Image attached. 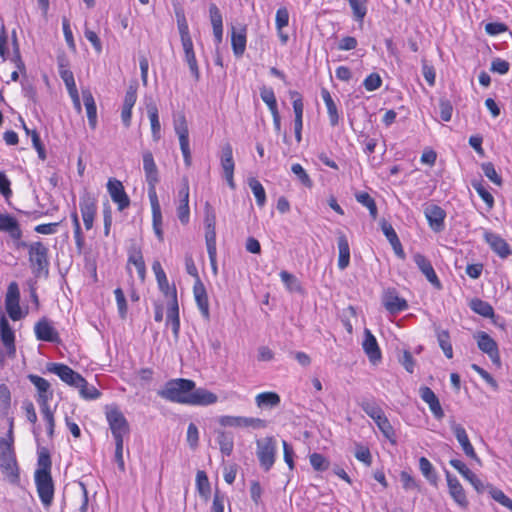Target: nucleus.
<instances>
[{
	"instance_id": "7",
	"label": "nucleus",
	"mask_w": 512,
	"mask_h": 512,
	"mask_svg": "<svg viewBox=\"0 0 512 512\" xmlns=\"http://www.w3.org/2000/svg\"><path fill=\"white\" fill-rule=\"evenodd\" d=\"M5 309L13 321H18L24 317L20 307V290L16 282H11L5 295Z\"/></svg>"
},
{
	"instance_id": "6",
	"label": "nucleus",
	"mask_w": 512,
	"mask_h": 512,
	"mask_svg": "<svg viewBox=\"0 0 512 512\" xmlns=\"http://www.w3.org/2000/svg\"><path fill=\"white\" fill-rule=\"evenodd\" d=\"M49 249L40 241L31 242L28 246L29 263L34 273L41 274L49 266Z\"/></svg>"
},
{
	"instance_id": "62",
	"label": "nucleus",
	"mask_w": 512,
	"mask_h": 512,
	"mask_svg": "<svg viewBox=\"0 0 512 512\" xmlns=\"http://www.w3.org/2000/svg\"><path fill=\"white\" fill-rule=\"evenodd\" d=\"M490 496L502 506L508 508L512 511V499H510L505 493L497 488H492L490 490Z\"/></svg>"
},
{
	"instance_id": "27",
	"label": "nucleus",
	"mask_w": 512,
	"mask_h": 512,
	"mask_svg": "<svg viewBox=\"0 0 512 512\" xmlns=\"http://www.w3.org/2000/svg\"><path fill=\"white\" fill-rule=\"evenodd\" d=\"M218 397L213 392L205 388H193L189 405L192 406H208L215 404Z\"/></svg>"
},
{
	"instance_id": "49",
	"label": "nucleus",
	"mask_w": 512,
	"mask_h": 512,
	"mask_svg": "<svg viewBox=\"0 0 512 512\" xmlns=\"http://www.w3.org/2000/svg\"><path fill=\"white\" fill-rule=\"evenodd\" d=\"M348 2L352 9L354 18L359 22H363L367 14L368 0H348Z\"/></svg>"
},
{
	"instance_id": "14",
	"label": "nucleus",
	"mask_w": 512,
	"mask_h": 512,
	"mask_svg": "<svg viewBox=\"0 0 512 512\" xmlns=\"http://www.w3.org/2000/svg\"><path fill=\"white\" fill-rule=\"evenodd\" d=\"M178 201L177 217L182 224L186 225L190 220L189 181L187 177L182 178L181 187L178 190Z\"/></svg>"
},
{
	"instance_id": "22",
	"label": "nucleus",
	"mask_w": 512,
	"mask_h": 512,
	"mask_svg": "<svg viewBox=\"0 0 512 512\" xmlns=\"http://www.w3.org/2000/svg\"><path fill=\"white\" fill-rule=\"evenodd\" d=\"M0 339L5 346L8 355L14 356L16 352L15 334L3 314H0Z\"/></svg>"
},
{
	"instance_id": "13",
	"label": "nucleus",
	"mask_w": 512,
	"mask_h": 512,
	"mask_svg": "<svg viewBox=\"0 0 512 512\" xmlns=\"http://www.w3.org/2000/svg\"><path fill=\"white\" fill-rule=\"evenodd\" d=\"M47 370L57 375L65 384L74 388L79 384V381H82V376L78 372L62 363H48Z\"/></svg>"
},
{
	"instance_id": "18",
	"label": "nucleus",
	"mask_w": 512,
	"mask_h": 512,
	"mask_svg": "<svg viewBox=\"0 0 512 512\" xmlns=\"http://www.w3.org/2000/svg\"><path fill=\"white\" fill-rule=\"evenodd\" d=\"M34 333L38 340L59 343L60 337L57 330L53 327L51 322L46 318H41L34 326Z\"/></svg>"
},
{
	"instance_id": "64",
	"label": "nucleus",
	"mask_w": 512,
	"mask_h": 512,
	"mask_svg": "<svg viewBox=\"0 0 512 512\" xmlns=\"http://www.w3.org/2000/svg\"><path fill=\"white\" fill-rule=\"evenodd\" d=\"M355 457L358 461L364 463L366 466L372 464V456L368 447L361 444L356 445Z\"/></svg>"
},
{
	"instance_id": "16",
	"label": "nucleus",
	"mask_w": 512,
	"mask_h": 512,
	"mask_svg": "<svg viewBox=\"0 0 512 512\" xmlns=\"http://www.w3.org/2000/svg\"><path fill=\"white\" fill-rule=\"evenodd\" d=\"M107 190L112 201L117 204L119 211H123L129 207L130 199L121 181L110 178L107 182Z\"/></svg>"
},
{
	"instance_id": "26",
	"label": "nucleus",
	"mask_w": 512,
	"mask_h": 512,
	"mask_svg": "<svg viewBox=\"0 0 512 512\" xmlns=\"http://www.w3.org/2000/svg\"><path fill=\"white\" fill-rule=\"evenodd\" d=\"M449 464L455 468L471 485L478 491L481 492L484 489L482 481L474 474L464 462L458 459H451Z\"/></svg>"
},
{
	"instance_id": "21",
	"label": "nucleus",
	"mask_w": 512,
	"mask_h": 512,
	"mask_svg": "<svg viewBox=\"0 0 512 512\" xmlns=\"http://www.w3.org/2000/svg\"><path fill=\"white\" fill-rule=\"evenodd\" d=\"M419 396L429 406L431 413L437 420L443 419L445 415L444 411L438 397L431 388L421 386L419 388Z\"/></svg>"
},
{
	"instance_id": "37",
	"label": "nucleus",
	"mask_w": 512,
	"mask_h": 512,
	"mask_svg": "<svg viewBox=\"0 0 512 512\" xmlns=\"http://www.w3.org/2000/svg\"><path fill=\"white\" fill-rule=\"evenodd\" d=\"M152 270L155 274L159 289L166 296L171 295V290L175 289V287H170L168 283V279L166 273L164 272L159 261H154L152 264Z\"/></svg>"
},
{
	"instance_id": "59",
	"label": "nucleus",
	"mask_w": 512,
	"mask_h": 512,
	"mask_svg": "<svg viewBox=\"0 0 512 512\" xmlns=\"http://www.w3.org/2000/svg\"><path fill=\"white\" fill-rule=\"evenodd\" d=\"M472 187L475 189L477 194L488 206V209H492L494 206V198L492 194L482 185L481 182H473Z\"/></svg>"
},
{
	"instance_id": "34",
	"label": "nucleus",
	"mask_w": 512,
	"mask_h": 512,
	"mask_svg": "<svg viewBox=\"0 0 512 512\" xmlns=\"http://www.w3.org/2000/svg\"><path fill=\"white\" fill-rule=\"evenodd\" d=\"M134 265L141 280L145 279L146 265L139 247L132 246L128 252V265Z\"/></svg>"
},
{
	"instance_id": "45",
	"label": "nucleus",
	"mask_w": 512,
	"mask_h": 512,
	"mask_svg": "<svg viewBox=\"0 0 512 512\" xmlns=\"http://www.w3.org/2000/svg\"><path fill=\"white\" fill-rule=\"evenodd\" d=\"M217 443H218L220 451L223 455H225V456L231 455L233 448H234V441H233V437L230 434H228L224 431H219L217 434Z\"/></svg>"
},
{
	"instance_id": "32",
	"label": "nucleus",
	"mask_w": 512,
	"mask_h": 512,
	"mask_svg": "<svg viewBox=\"0 0 512 512\" xmlns=\"http://www.w3.org/2000/svg\"><path fill=\"white\" fill-rule=\"evenodd\" d=\"M337 244L339 250L338 268L344 270L350 264V247L348 239L343 232H338Z\"/></svg>"
},
{
	"instance_id": "51",
	"label": "nucleus",
	"mask_w": 512,
	"mask_h": 512,
	"mask_svg": "<svg viewBox=\"0 0 512 512\" xmlns=\"http://www.w3.org/2000/svg\"><path fill=\"white\" fill-rule=\"evenodd\" d=\"M437 339L439 346L441 347L443 353L448 359L453 357V348L450 342V336L447 330H441L437 332Z\"/></svg>"
},
{
	"instance_id": "47",
	"label": "nucleus",
	"mask_w": 512,
	"mask_h": 512,
	"mask_svg": "<svg viewBox=\"0 0 512 512\" xmlns=\"http://www.w3.org/2000/svg\"><path fill=\"white\" fill-rule=\"evenodd\" d=\"M419 469L423 476L431 483L436 484L437 474L431 462L426 457L419 459Z\"/></svg>"
},
{
	"instance_id": "15",
	"label": "nucleus",
	"mask_w": 512,
	"mask_h": 512,
	"mask_svg": "<svg viewBox=\"0 0 512 512\" xmlns=\"http://www.w3.org/2000/svg\"><path fill=\"white\" fill-rule=\"evenodd\" d=\"M424 215L432 231L440 233L445 229L446 212L442 207L429 204L424 208Z\"/></svg>"
},
{
	"instance_id": "38",
	"label": "nucleus",
	"mask_w": 512,
	"mask_h": 512,
	"mask_svg": "<svg viewBox=\"0 0 512 512\" xmlns=\"http://www.w3.org/2000/svg\"><path fill=\"white\" fill-rule=\"evenodd\" d=\"M280 401V396L275 392H262L255 397V403L259 408H274Z\"/></svg>"
},
{
	"instance_id": "9",
	"label": "nucleus",
	"mask_w": 512,
	"mask_h": 512,
	"mask_svg": "<svg viewBox=\"0 0 512 512\" xmlns=\"http://www.w3.org/2000/svg\"><path fill=\"white\" fill-rule=\"evenodd\" d=\"M219 423L224 427L262 429L267 426L265 420L254 417L225 415L219 418Z\"/></svg>"
},
{
	"instance_id": "53",
	"label": "nucleus",
	"mask_w": 512,
	"mask_h": 512,
	"mask_svg": "<svg viewBox=\"0 0 512 512\" xmlns=\"http://www.w3.org/2000/svg\"><path fill=\"white\" fill-rule=\"evenodd\" d=\"M260 97L268 106L270 112L278 109L276 96L272 88L263 86L260 89Z\"/></svg>"
},
{
	"instance_id": "58",
	"label": "nucleus",
	"mask_w": 512,
	"mask_h": 512,
	"mask_svg": "<svg viewBox=\"0 0 512 512\" xmlns=\"http://www.w3.org/2000/svg\"><path fill=\"white\" fill-rule=\"evenodd\" d=\"M114 295L117 303L118 314L121 319H125L128 312V306L124 292L121 288H116L114 290Z\"/></svg>"
},
{
	"instance_id": "56",
	"label": "nucleus",
	"mask_w": 512,
	"mask_h": 512,
	"mask_svg": "<svg viewBox=\"0 0 512 512\" xmlns=\"http://www.w3.org/2000/svg\"><path fill=\"white\" fill-rule=\"evenodd\" d=\"M169 297H170V300L168 302V307H167V320L180 319L176 289L171 290V295H169Z\"/></svg>"
},
{
	"instance_id": "29",
	"label": "nucleus",
	"mask_w": 512,
	"mask_h": 512,
	"mask_svg": "<svg viewBox=\"0 0 512 512\" xmlns=\"http://www.w3.org/2000/svg\"><path fill=\"white\" fill-rule=\"evenodd\" d=\"M193 293H194V297H195L197 306H198L202 316L208 320L210 317L209 301H208V296H207L205 286L200 281V279H198L195 282L194 287H193Z\"/></svg>"
},
{
	"instance_id": "24",
	"label": "nucleus",
	"mask_w": 512,
	"mask_h": 512,
	"mask_svg": "<svg viewBox=\"0 0 512 512\" xmlns=\"http://www.w3.org/2000/svg\"><path fill=\"white\" fill-rule=\"evenodd\" d=\"M484 239L489 244L491 249L501 258H506L511 254V249L507 242L499 235L485 231Z\"/></svg>"
},
{
	"instance_id": "50",
	"label": "nucleus",
	"mask_w": 512,
	"mask_h": 512,
	"mask_svg": "<svg viewBox=\"0 0 512 512\" xmlns=\"http://www.w3.org/2000/svg\"><path fill=\"white\" fill-rule=\"evenodd\" d=\"M221 167L223 169L224 178L226 179L229 187L235 189L236 185L234 182V160L233 159H220Z\"/></svg>"
},
{
	"instance_id": "39",
	"label": "nucleus",
	"mask_w": 512,
	"mask_h": 512,
	"mask_svg": "<svg viewBox=\"0 0 512 512\" xmlns=\"http://www.w3.org/2000/svg\"><path fill=\"white\" fill-rule=\"evenodd\" d=\"M147 112L151 124L152 137L155 141H158L161 138L158 108L154 103H150L147 105Z\"/></svg>"
},
{
	"instance_id": "11",
	"label": "nucleus",
	"mask_w": 512,
	"mask_h": 512,
	"mask_svg": "<svg viewBox=\"0 0 512 512\" xmlns=\"http://www.w3.org/2000/svg\"><path fill=\"white\" fill-rule=\"evenodd\" d=\"M27 378L37 389V403L40 409L50 407L49 401L53 398L51 384L45 378L35 374H29Z\"/></svg>"
},
{
	"instance_id": "63",
	"label": "nucleus",
	"mask_w": 512,
	"mask_h": 512,
	"mask_svg": "<svg viewBox=\"0 0 512 512\" xmlns=\"http://www.w3.org/2000/svg\"><path fill=\"white\" fill-rule=\"evenodd\" d=\"M309 459H310L311 466L316 471H325L329 467L328 460L322 454L313 453L310 455Z\"/></svg>"
},
{
	"instance_id": "31",
	"label": "nucleus",
	"mask_w": 512,
	"mask_h": 512,
	"mask_svg": "<svg viewBox=\"0 0 512 512\" xmlns=\"http://www.w3.org/2000/svg\"><path fill=\"white\" fill-rule=\"evenodd\" d=\"M82 97H83L84 106L86 108L88 124H89L90 128L94 130V129H96L97 123H98L97 107H96L94 97H93L91 91L88 89L82 90Z\"/></svg>"
},
{
	"instance_id": "52",
	"label": "nucleus",
	"mask_w": 512,
	"mask_h": 512,
	"mask_svg": "<svg viewBox=\"0 0 512 512\" xmlns=\"http://www.w3.org/2000/svg\"><path fill=\"white\" fill-rule=\"evenodd\" d=\"M280 278L282 282L284 283L285 287L290 292H300L301 291V284L299 280L291 273L287 271H281L280 272Z\"/></svg>"
},
{
	"instance_id": "36",
	"label": "nucleus",
	"mask_w": 512,
	"mask_h": 512,
	"mask_svg": "<svg viewBox=\"0 0 512 512\" xmlns=\"http://www.w3.org/2000/svg\"><path fill=\"white\" fill-rule=\"evenodd\" d=\"M143 169L147 182H159L158 169L150 151L143 153Z\"/></svg>"
},
{
	"instance_id": "2",
	"label": "nucleus",
	"mask_w": 512,
	"mask_h": 512,
	"mask_svg": "<svg viewBox=\"0 0 512 512\" xmlns=\"http://www.w3.org/2000/svg\"><path fill=\"white\" fill-rule=\"evenodd\" d=\"M196 384L190 379H172L169 380L158 395L170 402L189 405L192 390Z\"/></svg>"
},
{
	"instance_id": "55",
	"label": "nucleus",
	"mask_w": 512,
	"mask_h": 512,
	"mask_svg": "<svg viewBox=\"0 0 512 512\" xmlns=\"http://www.w3.org/2000/svg\"><path fill=\"white\" fill-rule=\"evenodd\" d=\"M169 297H170V300L168 302V307H167V320L180 319L176 289L171 290V295H169Z\"/></svg>"
},
{
	"instance_id": "46",
	"label": "nucleus",
	"mask_w": 512,
	"mask_h": 512,
	"mask_svg": "<svg viewBox=\"0 0 512 512\" xmlns=\"http://www.w3.org/2000/svg\"><path fill=\"white\" fill-rule=\"evenodd\" d=\"M174 129L180 145L189 143V130L185 116L181 115L174 121Z\"/></svg>"
},
{
	"instance_id": "20",
	"label": "nucleus",
	"mask_w": 512,
	"mask_h": 512,
	"mask_svg": "<svg viewBox=\"0 0 512 512\" xmlns=\"http://www.w3.org/2000/svg\"><path fill=\"white\" fill-rule=\"evenodd\" d=\"M413 260L417 265L418 269L426 277V279L436 288L441 289L442 284L430 262L424 255L416 253L413 256Z\"/></svg>"
},
{
	"instance_id": "40",
	"label": "nucleus",
	"mask_w": 512,
	"mask_h": 512,
	"mask_svg": "<svg viewBox=\"0 0 512 512\" xmlns=\"http://www.w3.org/2000/svg\"><path fill=\"white\" fill-rule=\"evenodd\" d=\"M196 489L200 497L207 502L211 495V486L207 474L202 470L196 474Z\"/></svg>"
},
{
	"instance_id": "4",
	"label": "nucleus",
	"mask_w": 512,
	"mask_h": 512,
	"mask_svg": "<svg viewBox=\"0 0 512 512\" xmlns=\"http://www.w3.org/2000/svg\"><path fill=\"white\" fill-rule=\"evenodd\" d=\"M105 415L114 440H124V436L129 434L130 427L121 410L116 406H109L106 407Z\"/></svg>"
},
{
	"instance_id": "23",
	"label": "nucleus",
	"mask_w": 512,
	"mask_h": 512,
	"mask_svg": "<svg viewBox=\"0 0 512 512\" xmlns=\"http://www.w3.org/2000/svg\"><path fill=\"white\" fill-rule=\"evenodd\" d=\"M0 232L7 233L11 239H18L19 236H23L20 223L8 213H0Z\"/></svg>"
},
{
	"instance_id": "5",
	"label": "nucleus",
	"mask_w": 512,
	"mask_h": 512,
	"mask_svg": "<svg viewBox=\"0 0 512 512\" xmlns=\"http://www.w3.org/2000/svg\"><path fill=\"white\" fill-rule=\"evenodd\" d=\"M256 455L258 457L260 466L269 471L275 463L277 453V442L273 436H268L263 439L257 440Z\"/></svg>"
},
{
	"instance_id": "42",
	"label": "nucleus",
	"mask_w": 512,
	"mask_h": 512,
	"mask_svg": "<svg viewBox=\"0 0 512 512\" xmlns=\"http://www.w3.org/2000/svg\"><path fill=\"white\" fill-rule=\"evenodd\" d=\"M470 308L473 312L481 315L485 318L494 317L493 307L486 301L479 298L472 299L470 302Z\"/></svg>"
},
{
	"instance_id": "1",
	"label": "nucleus",
	"mask_w": 512,
	"mask_h": 512,
	"mask_svg": "<svg viewBox=\"0 0 512 512\" xmlns=\"http://www.w3.org/2000/svg\"><path fill=\"white\" fill-rule=\"evenodd\" d=\"M0 468L6 479L17 484L20 480L19 468L14 451L13 424H10L6 437L0 438Z\"/></svg>"
},
{
	"instance_id": "35",
	"label": "nucleus",
	"mask_w": 512,
	"mask_h": 512,
	"mask_svg": "<svg viewBox=\"0 0 512 512\" xmlns=\"http://www.w3.org/2000/svg\"><path fill=\"white\" fill-rule=\"evenodd\" d=\"M321 96L326 105L329 122L332 127L339 123V113L336 103L334 102L330 92L326 88L321 89Z\"/></svg>"
},
{
	"instance_id": "28",
	"label": "nucleus",
	"mask_w": 512,
	"mask_h": 512,
	"mask_svg": "<svg viewBox=\"0 0 512 512\" xmlns=\"http://www.w3.org/2000/svg\"><path fill=\"white\" fill-rule=\"evenodd\" d=\"M383 305L391 314H397L408 308L407 301L393 291H388L383 297Z\"/></svg>"
},
{
	"instance_id": "57",
	"label": "nucleus",
	"mask_w": 512,
	"mask_h": 512,
	"mask_svg": "<svg viewBox=\"0 0 512 512\" xmlns=\"http://www.w3.org/2000/svg\"><path fill=\"white\" fill-rule=\"evenodd\" d=\"M51 458L49 452L45 449L39 452L38 454V468L35 473L45 472L46 474H51Z\"/></svg>"
},
{
	"instance_id": "17",
	"label": "nucleus",
	"mask_w": 512,
	"mask_h": 512,
	"mask_svg": "<svg viewBox=\"0 0 512 512\" xmlns=\"http://www.w3.org/2000/svg\"><path fill=\"white\" fill-rule=\"evenodd\" d=\"M449 494L454 502L462 509H466L469 505L465 490L456 476L449 471L445 472Z\"/></svg>"
},
{
	"instance_id": "41",
	"label": "nucleus",
	"mask_w": 512,
	"mask_h": 512,
	"mask_svg": "<svg viewBox=\"0 0 512 512\" xmlns=\"http://www.w3.org/2000/svg\"><path fill=\"white\" fill-rule=\"evenodd\" d=\"M75 388L79 390L80 396L85 400H96L101 396V392L94 385H90L83 377Z\"/></svg>"
},
{
	"instance_id": "3",
	"label": "nucleus",
	"mask_w": 512,
	"mask_h": 512,
	"mask_svg": "<svg viewBox=\"0 0 512 512\" xmlns=\"http://www.w3.org/2000/svg\"><path fill=\"white\" fill-rule=\"evenodd\" d=\"M204 226L207 252L216 271V213L208 202L205 204Z\"/></svg>"
},
{
	"instance_id": "19",
	"label": "nucleus",
	"mask_w": 512,
	"mask_h": 512,
	"mask_svg": "<svg viewBox=\"0 0 512 512\" xmlns=\"http://www.w3.org/2000/svg\"><path fill=\"white\" fill-rule=\"evenodd\" d=\"M450 428L456 437L458 443L460 444L464 454L473 459V460H479L473 445L471 444L469 437L467 435V432L465 428L461 425L456 423L455 421L450 422Z\"/></svg>"
},
{
	"instance_id": "44",
	"label": "nucleus",
	"mask_w": 512,
	"mask_h": 512,
	"mask_svg": "<svg viewBox=\"0 0 512 512\" xmlns=\"http://www.w3.org/2000/svg\"><path fill=\"white\" fill-rule=\"evenodd\" d=\"M357 202L365 206L369 210V214L372 219H376L378 216V210L375 200L367 192H357L355 194Z\"/></svg>"
},
{
	"instance_id": "33",
	"label": "nucleus",
	"mask_w": 512,
	"mask_h": 512,
	"mask_svg": "<svg viewBox=\"0 0 512 512\" xmlns=\"http://www.w3.org/2000/svg\"><path fill=\"white\" fill-rule=\"evenodd\" d=\"M246 27H240L238 30L233 28L231 35V45L236 57H241L246 49Z\"/></svg>"
},
{
	"instance_id": "12",
	"label": "nucleus",
	"mask_w": 512,
	"mask_h": 512,
	"mask_svg": "<svg viewBox=\"0 0 512 512\" xmlns=\"http://www.w3.org/2000/svg\"><path fill=\"white\" fill-rule=\"evenodd\" d=\"M478 348L497 366L501 365L500 354L497 342L486 332L480 331L475 335Z\"/></svg>"
},
{
	"instance_id": "25",
	"label": "nucleus",
	"mask_w": 512,
	"mask_h": 512,
	"mask_svg": "<svg viewBox=\"0 0 512 512\" xmlns=\"http://www.w3.org/2000/svg\"><path fill=\"white\" fill-rule=\"evenodd\" d=\"M362 347L371 362L381 359V351L375 336L369 329L364 330Z\"/></svg>"
},
{
	"instance_id": "30",
	"label": "nucleus",
	"mask_w": 512,
	"mask_h": 512,
	"mask_svg": "<svg viewBox=\"0 0 512 512\" xmlns=\"http://www.w3.org/2000/svg\"><path fill=\"white\" fill-rule=\"evenodd\" d=\"M181 43L184 50V60L188 64L192 76L195 78V80H198L200 77V71L194 52L192 39H186L181 41Z\"/></svg>"
},
{
	"instance_id": "48",
	"label": "nucleus",
	"mask_w": 512,
	"mask_h": 512,
	"mask_svg": "<svg viewBox=\"0 0 512 512\" xmlns=\"http://www.w3.org/2000/svg\"><path fill=\"white\" fill-rule=\"evenodd\" d=\"M248 184L256 198L257 205L263 207L266 203V193L263 185L255 178L249 179Z\"/></svg>"
},
{
	"instance_id": "8",
	"label": "nucleus",
	"mask_w": 512,
	"mask_h": 512,
	"mask_svg": "<svg viewBox=\"0 0 512 512\" xmlns=\"http://www.w3.org/2000/svg\"><path fill=\"white\" fill-rule=\"evenodd\" d=\"M37 493L42 504L49 507L54 499V484L51 474L44 471L34 475Z\"/></svg>"
},
{
	"instance_id": "43",
	"label": "nucleus",
	"mask_w": 512,
	"mask_h": 512,
	"mask_svg": "<svg viewBox=\"0 0 512 512\" xmlns=\"http://www.w3.org/2000/svg\"><path fill=\"white\" fill-rule=\"evenodd\" d=\"M359 405L374 421L380 419L384 415L382 408L374 400L363 399Z\"/></svg>"
},
{
	"instance_id": "60",
	"label": "nucleus",
	"mask_w": 512,
	"mask_h": 512,
	"mask_svg": "<svg viewBox=\"0 0 512 512\" xmlns=\"http://www.w3.org/2000/svg\"><path fill=\"white\" fill-rule=\"evenodd\" d=\"M484 175L494 184L501 186L502 178L498 175L493 163L485 162L481 165Z\"/></svg>"
},
{
	"instance_id": "54",
	"label": "nucleus",
	"mask_w": 512,
	"mask_h": 512,
	"mask_svg": "<svg viewBox=\"0 0 512 512\" xmlns=\"http://www.w3.org/2000/svg\"><path fill=\"white\" fill-rule=\"evenodd\" d=\"M148 183V197L151 204L152 214L158 217V213H161V207L156 193V184L158 182H147Z\"/></svg>"
},
{
	"instance_id": "61",
	"label": "nucleus",
	"mask_w": 512,
	"mask_h": 512,
	"mask_svg": "<svg viewBox=\"0 0 512 512\" xmlns=\"http://www.w3.org/2000/svg\"><path fill=\"white\" fill-rule=\"evenodd\" d=\"M374 422L376 423L379 430L383 433V435L392 441V438L395 436V431L385 414Z\"/></svg>"
},
{
	"instance_id": "10",
	"label": "nucleus",
	"mask_w": 512,
	"mask_h": 512,
	"mask_svg": "<svg viewBox=\"0 0 512 512\" xmlns=\"http://www.w3.org/2000/svg\"><path fill=\"white\" fill-rule=\"evenodd\" d=\"M79 207L86 230L92 229L97 214V200L95 196L85 191L80 197Z\"/></svg>"
}]
</instances>
